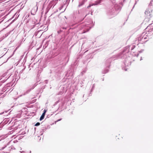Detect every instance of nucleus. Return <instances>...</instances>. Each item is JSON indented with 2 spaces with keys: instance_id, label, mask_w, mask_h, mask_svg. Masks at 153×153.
Wrapping results in <instances>:
<instances>
[{
  "instance_id": "f257e3e1",
  "label": "nucleus",
  "mask_w": 153,
  "mask_h": 153,
  "mask_svg": "<svg viewBox=\"0 0 153 153\" xmlns=\"http://www.w3.org/2000/svg\"><path fill=\"white\" fill-rule=\"evenodd\" d=\"M149 29V30H148V33H143L138 37V40L140 43L143 44L145 43L149 39V37L153 34V27L151 28L150 25L146 28L147 30Z\"/></svg>"
},
{
  "instance_id": "f03ea898",
  "label": "nucleus",
  "mask_w": 153,
  "mask_h": 153,
  "mask_svg": "<svg viewBox=\"0 0 153 153\" xmlns=\"http://www.w3.org/2000/svg\"><path fill=\"white\" fill-rule=\"evenodd\" d=\"M152 10L151 8H149L146 10L145 13L146 16L148 19L151 18L152 16Z\"/></svg>"
},
{
  "instance_id": "7ed1b4c3",
  "label": "nucleus",
  "mask_w": 153,
  "mask_h": 153,
  "mask_svg": "<svg viewBox=\"0 0 153 153\" xmlns=\"http://www.w3.org/2000/svg\"><path fill=\"white\" fill-rule=\"evenodd\" d=\"M130 47V46H128L125 48L123 51L120 53L118 57L119 58H122V57L121 56L123 54L124 55V53H128L129 51V47Z\"/></svg>"
},
{
  "instance_id": "20e7f679",
  "label": "nucleus",
  "mask_w": 153,
  "mask_h": 153,
  "mask_svg": "<svg viewBox=\"0 0 153 153\" xmlns=\"http://www.w3.org/2000/svg\"><path fill=\"white\" fill-rule=\"evenodd\" d=\"M107 13L108 15H113V16H114L117 14V13L116 12V10L114 8L109 9Z\"/></svg>"
},
{
  "instance_id": "39448f33",
  "label": "nucleus",
  "mask_w": 153,
  "mask_h": 153,
  "mask_svg": "<svg viewBox=\"0 0 153 153\" xmlns=\"http://www.w3.org/2000/svg\"><path fill=\"white\" fill-rule=\"evenodd\" d=\"M112 61V58L107 59L105 61V65L106 68H109L111 65V63Z\"/></svg>"
},
{
  "instance_id": "423d86ee",
  "label": "nucleus",
  "mask_w": 153,
  "mask_h": 153,
  "mask_svg": "<svg viewBox=\"0 0 153 153\" xmlns=\"http://www.w3.org/2000/svg\"><path fill=\"white\" fill-rule=\"evenodd\" d=\"M129 57L127 58L126 59L125 61L124 62V64L126 66H128L131 65V62L129 60Z\"/></svg>"
},
{
  "instance_id": "0eeeda50",
  "label": "nucleus",
  "mask_w": 153,
  "mask_h": 153,
  "mask_svg": "<svg viewBox=\"0 0 153 153\" xmlns=\"http://www.w3.org/2000/svg\"><path fill=\"white\" fill-rule=\"evenodd\" d=\"M102 0H97L92 4V5H97L102 2Z\"/></svg>"
},
{
  "instance_id": "6e6552de",
  "label": "nucleus",
  "mask_w": 153,
  "mask_h": 153,
  "mask_svg": "<svg viewBox=\"0 0 153 153\" xmlns=\"http://www.w3.org/2000/svg\"><path fill=\"white\" fill-rule=\"evenodd\" d=\"M85 1V0H82L81 1L79 2L78 7H80L83 5L84 4Z\"/></svg>"
},
{
  "instance_id": "1a4fd4ad",
  "label": "nucleus",
  "mask_w": 153,
  "mask_h": 153,
  "mask_svg": "<svg viewBox=\"0 0 153 153\" xmlns=\"http://www.w3.org/2000/svg\"><path fill=\"white\" fill-rule=\"evenodd\" d=\"M45 114H44V113H43L42 115L41 116L40 118V120H42L44 118L45 116Z\"/></svg>"
},
{
  "instance_id": "9d476101",
  "label": "nucleus",
  "mask_w": 153,
  "mask_h": 153,
  "mask_svg": "<svg viewBox=\"0 0 153 153\" xmlns=\"http://www.w3.org/2000/svg\"><path fill=\"white\" fill-rule=\"evenodd\" d=\"M108 71V69H105L102 72V73L103 74H105Z\"/></svg>"
},
{
  "instance_id": "9b49d317",
  "label": "nucleus",
  "mask_w": 153,
  "mask_h": 153,
  "mask_svg": "<svg viewBox=\"0 0 153 153\" xmlns=\"http://www.w3.org/2000/svg\"><path fill=\"white\" fill-rule=\"evenodd\" d=\"M31 89H29L28 90H27L24 94V95H25V94H28V93H29L30 91H31Z\"/></svg>"
},
{
  "instance_id": "f8f14e48",
  "label": "nucleus",
  "mask_w": 153,
  "mask_h": 153,
  "mask_svg": "<svg viewBox=\"0 0 153 153\" xmlns=\"http://www.w3.org/2000/svg\"><path fill=\"white\" fill-rule=\"evenodd\" d=\"M135 47V45H132L131 48V50H133Z\"/></svg>"
},
{
  "instance_id": "ddd939ff",
  "label": "nucleus",
  "mask_w": 153,
  "mask_h": 153,
  "mask_svg": "<svg viewBox=\"0 0 153 153\" xmlns=\"http://www.w3.org/2000/svg\"><path fill=\"white\" fill-rule=\"evenodd\" d=\"M40 125V123L39 122H37L35 125V126H39Z\"/></svg>"
},
{
  "instance_id": "4468645a",
  "label": "nucleus",
  "mask_w": 153,
  "mask_h": 153,
  "mask_svg": "<svg viewBox=\"0 0 153 153\" xmlns=\"http://www.w3.org/2000/svg\"><path fill=\"white\" fill-rule=\"evenodd\" d=\"M47 111V110H46L45 109H44V110L43 113H44V114H45L46 112Z\"/></svg>"
},
{
  "instance_id": "2eb2a0df",
  "label": "nucleus",
  "mask_w": 153,
  "mask_h": 153,
  "mask_svg": "<svg viewBox=\"0 0 153 153\" xmlns=\"http://www.w3.org/2000/svg\"><path fill=\"white\" fill-rule=\"evenodd\" d=\"M94 84H93V86H92V89H91V90H93V89L94 88Z\"/></svg>"
},
{
  "instance_id": "dca6fc26",
  "label": "nucleus",
  "mask_w": 153,
  "mask_h": 153,
  "mask_svg": "<svg viewBox=\"0 0 153 153\" xmlns=\"http://www.w3.org/2000/svg\"><path fill=\"white\" fill-rule=\"evenodd\" d=\"M62 28L63 29H66V27H62Z\"/></svg>"
},
{
  "instance_id": "f3484780",
  "label": "nucleus",
  "mask_w": 153,
  "mask_h": 153,
  "mask_svg": "<svg viewBox=\"0 0 153 153\" xmlns=\"http://www.w3.org/2000/svg\"><path fill=\"white\" fill-rule=\"evenodd\" d=\"M92 5V4L91 5V4H90L89 5V6L88 7V8L90 7Z\"/></svg>"
},
{
  "instance_id": "a211bd4d",
  "label": "nucleus",
  "mask_w": 153,
  "mask_h": 153,
  "mask_svg": "<svg viewBox=\"0 0 153 153\" xmlns=\"http://www.w3.org/2000/svg\"><path fill=\"white\" fill-rule=\"evenodd\" d=\"M61 31H61V30H59V31H58V33H60L61 32Z\"/></svg>"
},
{
  "instance_id": "6ab92c4d",
  "label": "nucleus",
  "mask_w": 153,
  "mask_h": 153,
  "mask_svg": "<svg viewBox=\"0 0 153 153\" xmlns=\"http://www.w3.org/2000/svg\"><path fill=\"white\" fill-rule=\"evenodd\" d=\"M21 153H25V152L23 151H20Z\"/></svg>"
},
{
  "instance_id": "aec40b11",
  "label": "nucleus",
  "mask_w": 153,
  "mask_h": 153,
  "mask_svg": "<svg viewBox=\"0 0 153 153\" xmlns=\"http://www.w3.org/2000/svg\"><path fill=\"white\" fill-rule=\"evenodd\" d=\"M3 113H4V112H2V113H0V115H2V114Z\"/></svg>"
},
{
  "instance_id": "412c9836",
  "label": "nucleus",
  "mask_w": 153,
  "mask_h": 153,
  "mask_svg": "<svg viewBox=\"0 0 153 153\" xmlns=\"http://www.w3.org/2000/svg\"><path fill=\"white\" fill-rule=\"evenodd\" d=\"M35 87V86H33V87H32V89H33V88H34Z\"/></svg>"
},
{
  "instance_id": "4be33fe9",
  "label": "nucleus",
  "mask_w": 153,
  "mask_h": 153,
  "mask_svg": "<svg viewBox=\"0 0 153 153\" xmlns=\"http://www.w3.org/2000/svg\"><path fill=\"white\" fill-rule=\"evenodd\" d=\"M143 50H141L140 51V52H142V51H143Z\"/></svg>"
},
{
  "instance_id": "5701e85b",
  "label": "nucleus",
  "mask_w": 153,
  "mask_h": 153,
  "mask_svg": "<svg viewBox=\"0 0 153 153\" xmlns=\"http://www.w3.org/2000/svg\"><path fill=\"white\" fill-rule=\"evenodd\" d=\"M151 4H152V3H151V2L149 4V5H151Z\"/></svg>"
},
{
  "instance_id": "b1692460",
  "label": "nucleus",
  "mask_w": 153,
  "mask_h": 153,
  "mask_svg": "<svg viewBox=\"0 0 153 153\" xmlns=\"http://www.w3.org/2000/svg\"><path fill=\"white\" fill-rule=\"evenodd\" d=\"M1 128H2V127H1V126H0V130L1 129Z\"/></svg>"
},
{
  "instance_id": "393cba45",
  "label": "nucleus",
  "mask_w": 153,
  "mask_h": 153,
  "mask_svg": "<svg viewBox=\"0 0 153 153\" xmlns=\"http://www.w3.org/2000/svg\"><path fill=\"white\" fill-rule=\"evenodd\" d=\"M61 120V119H60L58 121H60Z\"/></svg>"
},
{
  "instance_id": "a878e982",
  "label": "nucleus",
  "mask_w": 153,
  "mask_h": 153,
  "mask_svg": "<svg viewBox=\"0 0 153 153\" xmlns=\"http://www.w3.org/2000/svg\"><path fill=\"white\" fill-rule=\"evenodd\" d=\"M124 70H125V71H127V69H126V68H125V69H124Z\"/></svg>"
},
{
  "instance_id": "bb28decb",
  "label": "nucleus",
  "mask_w": 153,
  "mask_h": 153,
  "mask_svg": "<svg viewBox=\"0 0 153 153\" xmlns=\"http://www.w3.org/2000/svg\"><path fill=\"white\" fill-rule=\"evenodd\" d=\"M31 151H30V153H31Z\"/></svg>"
},
{
  "instance_id": "cd10ccee",
  "label": "nucleus",
  "mask_w": 153,
  "mask_h": 153,
  "mask_svg": "<svg viewBox=\"0 0 153 153\" xmlns=\"http://www.w3.org/2000/svg\"><path fill=\"white\" fill-rule=\"evenodd\" d=\"M141 59H142V58H141V59H140V60H141Z\"/></svg>"
},
{
  "instance_id": "c85d7f7f",
  "label": "nucleus",
  "mask_w": 153,
  "mask_h": 153,
  "mask_svg": "<svg viewBox=\"0 0 153 153\" xmlns=\"http://www.w3.org/2000/svg\"><path fill=\"white\" fill-rule=\"evenodd\" d=\"M91 15H92V13H91Z\"/></svg>"
}]
</instances>
